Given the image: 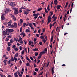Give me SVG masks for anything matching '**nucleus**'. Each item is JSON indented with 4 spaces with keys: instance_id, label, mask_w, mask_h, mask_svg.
I'll list each match as a JSON object with an SVG mask.
<instances>
[{
    "instance_id": "nucleus-30",
    "label": "nucleus",
    "mask_w": 77,
    "mask_h": 77,
    "mask_svg": "<svg viewBox=\"0 0 77 77\" xmlns=\"http://www.w3.org/2000/svg\"><path fill=\"white\" fill-rule=\"evenodd\" d=\"M41 56H39L38 57V60H39V59H41Z\"/></svg>"
},
{
    "instance_id": "nucleus-27",
    "label": "nucleus",
    "mask_w": 77,
    "mask_h": 77,
    "mask_svg": "<svg viewBox=\"0 0 77 77\" xmlns=\"http://www.w3.org/2000/svg\"><path fill=\"white\" fill-rule=\"evenodd\" d=\"M14 50L15 51H18V48H14Z\"/></svg>"
},
{
    "instance_id": "nucleus-17",
    "label": "nucleus",
    "mask_w": 77,
    "mask_h": 77,
    "mask_svg": "<svg viewBox=\"0 0 77 77\" xmlns=\"http://www.w3.org/2000/svg\"><path fill=\"white\" fill-rule=\"evenodd\" d=\"M7 50L8 51H10V47H7Z\"/></svg>"
},
{
    "instance_id": "nucleus-58",
    "label": "nucleus",
    "mask_w": 77,
    "mask_h": 77,
    "mask_svg": "<svg viewBox=\"0 0 77 77\" xmlns=\"http://www.w3.org/2000/svg\"><path fill=\"white\" fill-rule=\"evenodd\" d=\"M28 52L29 53V52L30 51V48H28Z\"/></svg>"
},
{
    "instance_id": "nucleus-13",
    "label": "nucleus",
    "mask_w": 77,
    "mask_h": 77,
    "mask_svg": "<svg viewBox=\"0 0 77 77\" xmlns=\"http://www.w3.org/2000/svg\"><path fill=\"white\" fill-rule=\"evenodd\" d=\"M24 14L25 15H27L29 14V12H28L27 11H24Z\"/></svg>"
},
{
    "instance_id": "nucleus-60",
    "label": "nucleus",
    "mask_w": 77,
    "mask_h": 77,
    "mask_svg": "<svg viewBox=\"0 0 77 77\" xmlns=\"http://www.w3.org/2000/svg\"><path fill=\"white\" fill-rule=\"evenodd\" d=\"M44 51L45 52H47V48H45Z\"/></svg>"
},
{
    "instance_id": "nucleus-21",
    "label": "nucleus",
    "mask_w": 77,
    "mask_h": 77,
    "mask_svg": "<svg viewBox=\"0 0 77 77\" xmlns=\"http://www.w3.org/2000/svg\"><path fill=\"white\" fill-rule=\"evenodd\" d=\"M14 60V57H12L11 58V62H13Z\"/></svg>"
},
{
    "instance_id": "nucleus-57",
    "label": "nucleus",
    "mask_w": 77,
    "mask_h": 77,
    "mask_svg": "<svg viewBox=\"0 0 77 77\" xmlns=\"http://www.w3.org/2000/svg\"><path fill=\"white\" fill-rule=\"evenodd\" d=\"M19 49L20 50H22V47L20 46L19 47Z\"/></svg>"
},
{
    "instance_id": "nucleus-26",
    "label": "nucleus",
    "mask_w": 77,
    "mask_h": 77,
    "mask_svg": "<svg viewBox=\"0 0 77 77\" xmlns=\"http://www.w3.org/2000/svg\"><path fill=\"white\" fill-rule=\"evenodd\" d=\"M37 50H38V49L35 48L34 49H33V51H37Z\"/></svg>"
},
{
    "instance_id": "nucleus-59",
    "label": "nucleus",
    "mask_w": 77,
    "mask_h": 77,
    "mask_svg": "<svg viewBox=\"0 0 77 77\" xmlns=\"http://www.w3.org/2000/svg\"><path fill=\"white\" fill-rule=\"evenodd\" d=\"M20 42V44H22L23 43V40H21Z\"/></svg>"
},
{
    "instance_id": "nucleus-45",
    "label": "nucleus",
    "mask_w": 77,
    "mask_h": 77,
    "mask_svg": "<svg viewBox=\"0 0 77 77\" xmlns=\"http://www.w3.org/2000/svg\"><path fill=\"white\" fill-rule=\"evenodd\" d=\"M42 41L44 43H45V42H46V40H45V39H44V40H42Z\"/></svg>"
},
{
    "instance_id": "nucleus-36",
    "label": "nucleus",
    "mask_w": 77,
    "mask_h": 77,
    "mask_svg": "<svg viewBox=\"0 0 77 77\" xmlns=\"http://www.w3.org/2000/svg\"><path fill=\"white\" fill-rule=\"evenodd\" d=\"M27 60L28 61H29V63H31V60H30V58H28Z\"/></svg>"
},
{
    "instance_id": "nucleus-2",
    "label": "nucleus",
    "mask_w": 77,
    "mask_h": 77,
    "mask_svg": "<svg viewBox=\"0 0 77 77\" xmlns=\"http://www.w3.org/2000/svg\"><path fill=\"white\" fill-rule=\"evenodd\" d=\"M10 17L11 18H13L14 21H17V19H16L14 15H13L11 14H10Z\"/></svg>"
},
{
    "instance_id": "nucleus-37",
    "label": "nucleus",
    "mask_w": 77,
    "mask_h": 77,
    "mask_svg": "<svg viewBox=\"0 0 77 77\" xmlns=\"http://www.w3.org/2000/svg\"><path fill=\"white\" fill-rule=\"evenodd\" d=\"M52 16L51 15H50L49 16H48V19H51V16Z\"/></svg>"
},
{
    "instance_id": "nucleus-24",
    "label": "nucleus",
    "mask_w": 77,
    "mask_h": 77,
    "mask_svg": "<svg viewBox=\"0 0 77 77\" xmlns=\"http://www.w3.org/2000/svg\"><path fill=\"white\" fill-rule=\"evenodd\" d=\"M11 42H8L7 43V44H8V46H11Z\"/></svg>"
},
{
    "instance_id": "nucleus-4",
    "label": "nucleus",
    "mask_w": 77,
    "mask_h": 77,
    "mask_svg": "<svg viewBox=\"0 0 77 77\" xmlns=\"http://www.w3.org/2000/svg\"><path fill=\"white\" fill-rule=\"evenodd\" d=\"M11 10L10 9L6 8L5 11V14H7L9 12H10Z\"/></svg>"
},
{
    "instance_id": "nucleus-41",
    "label": "nucleus",
    "mask_w": 77,
    "mask_h": 77,
    "mask_svg": "<svg viewBox=\"0 0 77 77\" xmlns=\"http://www.w3.org/2000/svg\"><path fill=\"white\" fill-rule=\"evenodd\" d=\"M35 56H37L38 55V52H36L35 53Z\"/></svg>"
},
{
    "instance_id": "nucleus-9",
    "label": "nucleus",
    "mask_w": 77,
    "mask_h": 77,
    "mask_svg": "<svg viewBox=\"0 0 77 77\" xmlns=\"http://www.w3.org/2000/svg\"><path fill=\"white\" fill-rule=\"evenodd\" d=\"M58 3V1H57V0H54V4H55V5H57V4Z\"/></svg>"
},
{
    "instance_id": "nucleus-7",
    "label": "nucleus",
    "mask_w": 77,
    "mask_h": 77,
    "mask_svg": "<svg viewBox=\"0 0 77 77\" xmlns=\"http://www.w3.org/2000/svg\"><path fill=\"white\" fill-rule=\"evenodd\" d=\"M3 35H6L7 34V32L5 31H3L2 32Z\"/></svg>"
},
{
    "instance_id": "nucleus-18",
    "label": "nucleus",
    "mask_w": 77,
    "mask_h": 77,
    "mask_svg": "<svg viewBox=\"0 0 77 77\" xmlns=\"http://www.w3.org/2000/svg\"><path fill=\"white\" fill-rule=\"evenodd\" d=\"M44 9L45 11V12H46V13H48V11H47V8H45Z\"/></svg>"
},
{
    "instance_id": "nucleus-22",
    "label": "nucleus",
    "mask_w": 77,
    "mask_h": 77,
    "mask_svg": "<svg viewBox=\"0 0 77 77\" xmlns=\"http://www.w3.org/2000/svg\"><path fill=\"white\" fill-rule=\"evenodd\" d=\"M14 31V30L13 29H10V32H13Z\"/></svg>"
},
{
    "instance_id": "nucleus-25",
    "label": "nucleus",
    "mask_w": 77,
    "mask_h": 77,
    "mask_svg": "<svg viewBox=\"0 0 77 77\" xmlns=\"http://www.w3.org/2000/svg\"><path fill=\"white\" fill-rule=\"evenodd\" d=\"M56 19H57V17H55L54 18V20H53V21H55L56 20Z\"/></svg>"
},
{
    "instance_id": "nucleus-53",
    "label": "nucleus",
    "mask_w": 77,
    "mask_h": 77,
    "mask_svg": "<svg viewBox=\"0 0 77 77\" xmlns=\"http://www.w3.org/2000/svg\"><path fill=\"white\" fill-rule=\"evenodd\" d=\"M19 13H21V12H22V10L20 9V10H19Z\"/></svg>"
},
{
    "instance_id": "nucleus-40",
    "label": "nucleus",
    "mask_w": 77,
    "mask_h": 77,
    "mask_svg": "<svg viewBox=\"0 0 77 77\" xmlns=\"http://www.w3.org/2000/svg\"><path fill=\"white\" fill-rule=\"evenodd\" d=\"M34 72L33 74H34V75H36V74H37V73H36V72Z\"/></svg>"
},
{
    "instance_id": "nucleus-23",
    "label": "nucleus",
    "mask_w": 77,
    "mask_h": 77,
    "mask_svg": "<svg viewBox=\"0 0 77 77\" xmlns=\"http://www.w3.org/2000/svg\"><path fill=\"white\" fill-rule=\"evenodd\" d=\"M13 42H14V40H12V39H11L10 41V43H13Z\"/></svg>"
},
{
    "instance_id": "nucleus-55",
    "label": "nucleus",
    "mask_w": 77,
    "mask_h": 77,
    "mask_svg": "<svg viewBox=\"0 0 77 77\" xmlns=\"http://www.w3.org/2000/svg\"><path fill=\"white\" fill-rule=\"evenodd\" d=\"M9 59V57H5V59Z\"/></svg>"
},
{
    "instance_id": "nucleus-31",
    "label": "nucleus",
    "mask_w": 77,
    "mask_h": 77,
    "mask_svg": "<svg viewBox=\"0 0 77 77\" xmlns=\"http://www.w3.org/2000/svg\"><path fill=\"white\" fill-rule=\"evenodd\" d=\"M24 42L25 44V45H26V44H27V40H25Z\"/></svg>"
},
{
    "instance_id": "nucleus-1",
    "label": "nucleus",
    "mask_w": 77,
    "mask_h": 77,
    "mask_svg": "<svg viewBox=\"0 0 77 77\" xmlns=\"http://www.w3.org/2000/svg\"><path fill=\"white\" fill-rule=\"evenodd\" d=\"M13 9L14 10V15H18L19 13L18 8L14 7L13 8Z\"/></svg>"
},
{
    "instance_id": "nucleus-35",
    "label": "nucleus",
    "mask_w": 77,
    "mask_h": 77,
    "mask_svg": "<svg viewBox=\"0 0 77 77\" xmlns=\"http://www.w3.org/2000/svg\"><path fill=\"white\" fill-rule=\"evenodd\" d=\"M26 65L27 66H30V64H29V63H27L26 64Z\"/></svg>"
},
{
    "instance_id": "nucleus-62",
    "label": "nucleus",
    "mask_w": 77,
    "mask_h": 77,
    "mask_svg": "<svg viewBox=\"0 0 77 77\" xmlns=\"http://www.w3.org/2000/svg\"><path fill=\"white\" fill-rule=\"evenodd\" d=\"M11 26V28H13V27H14V25L12 24Z\"/></svg>"
},
{
    "instance_id": "nucleus-51",
    "label": "nucleus",
    "mask_w": 77,
    "mask_h": 77,
    "mask_svg": "<svg viewBox=\"0 0 77 77\" xmlns=\"http://www.w3.org/2000/svg\"><path fill=\"white\" fill-rule=\"evenodd\" d=\"M40 38L42 39H44V37H43V36H41Z\"/></svg>"
},
{
    "instance_id": "nucleus-6",
    "label": "nucleus",
    "mask_w": 77,
    "mask_h": 77,
    "mask_svg": "<svg viewBox=\"0 0 77 77\" xmlns=\"http://www.w3.org/2000/svg\"><path fill=\"white\" fill-rule=\"evenodd\" d=\"M1 18L2 20H5V16L3 14H2V15H1Z\"/></svg>"
},
{
    "instance_id": "nucleus-47",
    "label": "nucleus",
    "mask_w": 77,
    "mask_h": 77,
    "mask_svg": "<svg viewBox=\"0 0 77 77\" xmlns=\"http://www.w3.org/2000/svg\"><path fill=\"white\" fill-rule=\"evenodd\" d=\"M22 27H21L20 28V32H22Z\"/></svg>"
},
{
    "instance_id": "nucleus-5",
    "label": "nucleus",
    "mask_w": 77,
    "mask_h": 77,
    "mask_svg": "<svg viewBox=\"0 0 77 77\" xmlns=\"http://www.w3.org/2000/svg\"><path fill=\"white\" fill-rule=\"evenodd\" d=\"M15 5H16V4L14 2H12L10 3V6L12 7L15 6Z\"/></svg>"
},
{
    "instance_id": "nucleus-28",
    "label": "nucleus",
    "mask_w": 77,
    "mask_h": 77,
    "mask_svg": "<svg viewBox=\"0 0 77 77\" xmlns=\"http://www.w3.org/2000/svg\"><path fill=\"white\" fill-rule=\"evenodd\" d=\"M14 59L15 62H17V58L15 57H14Z\"/></svg>"
},
{
    "instance_id": "nucleus-38",
    "label": "nucleus",
    "mask_w": 77,
    "mask_h": 77,
    "mask_svg": "<svg viewBox=\"0 0 77 77\" xmlns=\"http://www.w3.org/2000/svg\"><path fill=\"white\" fill-rule=\"evenodd\" d=\"M19 62L20 63V65H21V64H22V61H21V60H20V61H19Z\"/></svg>"
},
{
    "instance_id": "nucleus-33",
    "label": "nucleus",
    "mask_w": 77,
    "mask_h": 77,
    "mask_svg": "<svg viewBox=\"0 0 77 77\" xmlns=\"http://www.w3.org/2000/svg\"><path fill=\"white\" fill-rule=\"evenodd\" d=\"M73 6H74V3H72L71 5V8H73Z\"/></svg>"
},
{
    "instance_id": "nucleus-3",
    "label": "nucleus",
    "mask_w": 77,
    "mask_h": 77,
    "mask_svg": "<svg viewBox=\"0 0 77 77\" xmlns=\"http://www.w3.org/2000/svg\"><path fill=\"white\" fill-rule=\"evenodd\" d=\"M39 13H37L36 14H33V17H34V19H36V18H38V15H39Z\"/></svg>"
},
{
    "instance_id": "nucleus-42",
    "label": "nucleus",
    "mask_w": 77,
    "mask_h": 77,
    "mask_svg": "<svg viewBox=\"0 0 77 77\" xmlns=\"http://www.w3.org/2000/svg\"><path fill=\"white\" fill-rule=\"evenodd\" d=\"M41 10H42V8H38L37 11H41Z\"/></svg>"
},
{
    "instance_id": "nucleus-46",
    "label": "nucleus",
    "mask_w": 77,
    "mask_h": 77,
    "mask_svg": "<svg viewBox=\"0 0 77 77\" xmlns=\"http://www.w3.org/2000/svg\"><path fill=\"white\" fill-rule=\"evenodd\" d=\"M50 14H51V15H51V16L53 15V12L51 11H50Z\"/></svg>"
},
{
    "instance_id": "nucleus-20",
    "label": "nucleus",
    "mask_w": 77,
    "mask_h": 77,
    "mask_svg": "<svg viewBox=\"0 0 77 77\" xmlns=\"http://www.w3.org/2000/svg\"><path fill=\"white\" fill-rule=\"evenodd\" d=\"M51 71L52 72V75H53V74H54V68H52Z\"/></svg>"
},
{
    "instance_id": "nucleus-15",
    "label": "nucleus",
    "mask_w": 77,
    "mask_h": 77,
    "mask_svg": "<svg viewBox=\"0 0 77 77\" xmlns=\"http://www.w3.org/2000/svg\"><path fill=\"white\" fill-rule=\"evenodd\" d=\"M6 32L7 33H10V29H7L6 30Z\"/></svg>"
},
{
    "instance_id": "nucleus-50",
    "label": "nucleus",
    "mask_w": 77,
    "mask_h": 77,
    "mask_svg": "<svg viewBox=\"0 0 77 77\" xmlns=\"http://www.w3.org/2000/svg\"><path fill=\"white\" fill-rule=\"evenodd\" d=\"M29 26L30 27L32 26V24L30 23H29Z\"/></svg>"
},
{
    "instance_id": "nucleus-11",
    "label": "nucleus",
    "mask_w": 77,
    "mask_h": 77,
    "mask_svg": "<svg viewBox=\"0 0 77 77\" xmlns=\"http://www.w3.org/2000/svg\"><path fill=\"white\" fill-rule=\"evenodd\" d=\"M14 75L15 77H18V75H17V72H16L15 73H14Z\"/></svg>"
},
{
    "instance_id": "nucleus-34",
    "label": "nucleus",
    "mask_w": 77,
    "mask_h": 77,
    "mask_svg": "<svg viewBox=\"0 0 77 77\" xmlns=\"http://www.w3.org/2000/svg\"><path fill=\"white\" fill-rule=\"evenodd\" d=\"M10 62H11V60H9V61H8V62L7 63L9 64H11V63H10Z\"/></svg>"
},
{
    "instance_id": "nucleus-64",
    "label": "nucleus",
    "mask_w": 77,
    "mask_h": 77,
    "mask_svg": "<svg viewBox=\"0 0 77 77\" xmlns=\"http://www.w3.org/2000/svg\"><path fill=\"white\" fill-rule=\"evenodd\" d=\"M8 77H13L12 76H11V75H8Z\"/></svg>"
},
{
    "instance_id": "nucleus-19",
    "label": "nucleus",
    "mask_w": 77,
    "mask_h": 77,
    "mask_svg": "<svg viewBox=\"0 0 77 77\" xmlns=\"http://www.w3.org/2000/svg\"><path fill=\"white\" fill-rule=\"evenodd\" d=\"M11 21H9L8 22V26H11Z\"/></svg>"
},
{
    "instance_id": "nucleus-52",
    "label": "nucleus",
    "mask_w": 77,
    "mask_h": 77,
    "mask_svg": "<svg viewBox=\"0 0 77 77\" xmlns=\"http://www.w3.org/2000/svg\"><path fill=\"white\" fill-rule=\"evenodd\" d=\"M42 24H43V23H44V19L42 20Z\"/></svg>"
},
{
    "instance_id": "nucleus-39",
    "label": "nucleus",
    "mask_w": 77,
    "mask_h": 77,
    "mask_svg": "<svg viewBox=\"0 0 77 77\" xmlns=\"http://www.w3.org/2000/svg\"><path fill=\"white\" fill-rule=\"evenodd\" d=\"M50 28L51 29V27H52V24H51V23L50 25Z\"/></svg>"
},
{
    "instance_id": "nucleus-49",
    "label": "nucleus",
    "mask_w": 77,
    "mask_h": 77,
    "mask_svg": "<svg viewBox=\"0 0 77 77\" xmlns=\"http://www.w3.org/2000/svg\"><path fill=\"white\" fill-rule=\"evenodd\" d=\"M30 58L31 60H33V57H30Z\"/></svg>"
},
{
    "instance_id": "nucleus-48",
    "label": "nucleus",
    "mask_w": 77,
    "mask_h": 77,
    "mask_svg": "<svg viewBox=\"0 0 77 77\" xmlns=\"http://www.w3.org/2000/svg\"><path fill=\"white\" fill-rule=\"evenodd\" d=\"M26 23H23V27H24L25 26H26Z\"/></svg>"
},
{
    "instance_id": "nucleus-56",
    "label": "nucleus",
    "mask_w": 77,
    "mask_h": 77,
    "mask_svg": "<svg viewBox=\"0 0 77 77\" xmlns=\"http://www.w3.org/2000/svg\"><path fill=\"white\" fill-rule=\"evenodd\" d=\"M6 62H7V60H5L3 61V62L4 63H6Z\"/></svg>"
},
{
    "instance_id": "nucleus-63",
    "label": "nucleus",
    "mask_w": 77,
    "mask_h": 77,
    "mask_svg": "<svg viewBox=\"0 0 77 77\" xmlns=\"http://www.w3.org/2000/svg\"><path fill=\"white\" fill-rule=\"evenodd\" d=\"M43 72H42L39 75H41L42 74H43Z\"/></svg>"
},
{
    "instance_id": "nucleus-8",
    "label": "nucleus",
    "mask_w": 77,
    "mask_h": 77,
    "mask_svg": "<svg viewBox=\"0 0 77 77\" xmlns=\"http://www.w3.org/2000/svg\"><path fill=\"white\" fill-rule=\"evenodd\" d=\"M17 26H18V24H17V23H14V27L15 28H17Z\"/></svg>"
},
{
    "instance_id": "nucleus-44",
    "label": "nucleus",
    "mask_w": 77,
    "mask_h": 77,
    "mask_svg": "<svg viewBox=\"0 0 77 77\" xmlns=\"http://www.w3.org/2000/svg\"><path fill=\"white\" fill-rule=\"evenodd\" d=\"M53 40V37L52 36L51 38V42H52V41Z\"/></svg>"
},
{
    "instance_id": "nucleus-12",
    "label": "nucleus",
    "mask_w": 77,
    "mask_h": 77,
    "mask_svg": "<svg viewBox=\"0 0 77 77\" xmlns=\"http://www.w3.org/2000/svg\"><path fill=\"white\" fill-rule=\"evenodd\" d=\"M60 8H61V6L58 5L57 6L56 8L57 9H60Z\"/></svg>"
},
{
    "instance_id": "nucleus-43",
    "label": "nucleus",
    "mask_w": 77,
    "mask_h": 77,
    "mask_svg": "<svg viewBox=\"0 0 77 77\" xmlns=\"http://www.w3.org/2000/svg\"><path fill=\"white\" fill-rule=\"evenodd\" d=\"M24 51L23 50V51L22 52H21V54H22L23 55V54H24Z\"/></svg>"
},
{
    "instance_id": "nucleus-61",
    "label": "nucleus",
    "mask_w": 77,
    "mask_h": 77,
    "mask_svg": "<svg viewBox=\"0 0 77 77\" xmlns=\"http://www.w3.org/2000/svg\"><path fill=\"white\" fill-rule=\"evenodd\" d=\"M41 61H40V60H39L38 61V62L37 63V64H38V63H39V62H40Z\"/></svg>"
},
{
    "instance_id": "nucleus-10",
    "label": "nucleus",
    "mask_w": 77,
    "mask_h": 77,
    "mask_svg": "<svg viewBox=\"0 0 77 77\" xmlns=\"http://www.w3.org/2000/svg\"><path fill=\"white\" fill-rule=\"evenodd\" d=\"M20 24H21V25H22V23H23V19H20Z\"/></svg>"
},
{
    "instance_id": "nucleus-54",
    "label": "nucleus",
    "mask_w": 77,
    "mask_h": 77,
    "mask_svg": "<svg viewBox=\"0 0 77 77\" xmlns=\"http://www.w3.org/2000/svg\"><path fill=\"white\" fill-rule=\"evenodd\" d=\"M23 9H26V6H24V7L23 6Z\"/></svg>"
},
{
    "instance_id": "nucleus-14",
    "label": "nucleus",
    "mask_w": 77,
    "mask_h": 77,
    "mask_svg": "<svg viewBox=\"0 0 77 77\" xmlns=\"http://www.w3.org/2000/svg\"><path fill=\"white\" fill-rule=\"evenodd\" d=\"M45 53V52H42L40 53L39 56H42V54H44Z\"/></svg>"
},
{
    "instance_id": "nucleus-29",
    "label": "nucleus",
    "mask_w": 77,
    "mask_h": 77,
    "mask_svg": "<svg viewBox=\"0 0 77 77\" xmlns=\"http://www.w3.org/2000/svg\"><path fill=\"white\" fill-rule=\"evenodd\" d=\"M18 53H17L16 54H15V57H17L18 56Z\"/></svg>"
},
{
    "instance_id": "nucleus-32",
    "label": "nucleus",
    "mask_w": 77,
    "mask_h": 77,
    "mask_svg": "<svg viewBox=\"0 0 77 77\" xmlns=\"http://www.w3.org/2000/svg\"><path fill=\"white\" fill-rule=\"evenodd\" d=\"M35 71H36L37 72H38V69L37 68H36L35 69Z\"/></svg>"
},
{
    "instance_id": "nucleus-16",
    "label": "nucleus",
    "mask_w": 77,
    "mask_h": 77,
    "mask_svg": "<svg viewBox=\"0 0 77 77\" xmlns=\"http://www.w3.org/2000/svg\"><path fill=\"white\" fill-rule=\"evenodd\" d=\"M31 32V31H30V29L29 30V29H27L26 31V33H29V32Z\"/></svg>"
}]
</instances>
